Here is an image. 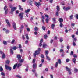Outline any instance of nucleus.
<instances>
[{"label":"nucleus","instance_id":"nucleus-2","mask_svg":"<svg viewBox=\"0 0 78 78\" xmlns=\"http://www.w3.org/2000/svg\"><path fill=\"white\" fill-rule=\"evenodd\" d=\"M23 14H24V13H20L19 14V17H20V19L21 20L23 19Z\"/></svg>","mask_w":78,"mask_h":78},{"label":"nucleus","instance_id":"nucleus-46","mask_svg":"<svg viewBox=\"0 0 78 78\" xmlns=\"http://www.w3.org/2000/svg\"><path fill=\"white\" fill-rule=\"evenodd\" d=\"M12 49H13V50H16V49H17V48H16V47H13L12 48Z\"/></svg>","mask_w":78,"mask_h":78},{"label":"nucleus","instance_id":"nucleus-59","mask_svg":"<svg viewBox=\"0 0 78 78\" xmlns=\"http://www.w3.org/2000/svg\"><path fill=\"white\" fill-rule=\"evenodd\" d=\"M8 13V10H6L5 12V14H7Z\"/></svg>","mask_w":78,"mask_h":78},{"label":"nucleus","instance_id":"nucleus-28","mask_svg":"<svg viewBox=\"0 0 78 78\" xmlns=\"http://www.w3.org/2000/svg\"><path fill=\"white\" fill-rule=\"evenodd\" d=\"M24 28V26L23 25H22L21 27H20V30H22Z\"/></svg>","mask_w":78,"mask_h":78},{"label":"nucleus","instance_id":"nucleus-56","mask_svg":"<svg viewBox=\"0 0 78 78\" xmlns=\"http://www.w3.org/2000/svg\"><path fill=\"white\" fill-rule=\"evenodd\" d=\"M73 57H74V58H77V55H76L75 54H74L73 55Z\"/></svg>","mask_w":78,"mask_h":78},{"label":"nucleus","instance_id":"nucleus-5","mask_svg":"<svg viewBox=\"0 0 78 78\" xmlns=\"http://www.w3.org/2000/svg\"><path fill=\"white\" fill-rule=\"evenodd\" d=\"M41 19H42V21L43 22V24H44V19H45V18H44V16L42 15H41Z\"/></svg>","mask_w":78,"mask_h":78},{"label":"nucleus","instance_id":"nucleus-41","mask_svg":"<svg viewBox=\"0 0 78 78\" xmlns=\"http://www.w3.org/2000/svg\"><path fill=\"white\" fill-rule=\"evenodd\" d=\"M65 30H65L66 33H68V30H67V27H65Z\"/></svg>","mask_w":78,"mask_h":78},{"label":"nucleus","instance_id":"nucleus-18","mask_svg":"<svg viewBox=\"0 0 78 78\" xmlns=\"http://www.w3.org/2000/svg\"><path fill=\"white\" fill-rule=\"evenodd\" d=\"M52 20L54 22V23H56V18H52Z\"/></svg>","mask_w":78,"mask_h":78},{"label":"nucleus","instance_id":"nucleus-21","mask_svg":"<svg viewBox=\"0 0 78 78\" xmlns=\"http://www.w3.org/2000/svg\"><path fill=\"white\" fill-rule=\"evenodd\" d=\"M3 71V69L2 66H0V72H2Z\"/></svg>","mask_w":78,"mask_h":78},{"label":"nucleus","instance_id":"nucleus-15","mask_svg":"<svg viewBox=\"0 0 78 78\" xmlns=\"http://www.w3.org/2000/svg\"><path fill=\"white\" fill-rule=\"evenodd\" d=\"M59 21L60 22V23H62L63 22V19L62 18H59Z\"/></svg>","mask_w":78,"mask_h":78},{"label":"nucleus","instance_id":"nucleus-29","mask_svg":"<svg viewBox=\"0 0 78 78\" xmlns=\"http://www.w3.org/2000/svg\"><path fill=\"white\" fill-rule=\"evenodd\" d=\"M19 7L20 8V10H21V11H23V8H22V7L20 5L19 6Z\"/></svg>","mask_w":78,"mask_h":78},{"label":"nucleus","instance_id":"nucleus-31","mask_svg":"<svg viewBox=\"0 0 78 78\" xmlns=\"http://www.w3.org/2000/svg\"><path fill=\"white\" fill-rule=\"evenodd\" d=\"M4 10H8V9L7 8V7L5 6L4 7Z\"/></svg>","mask_w":78,"mask_h":78},{"label":"nucleus","instance_id":"nucleus-43","mask_svg":"<svg viewBox=\"0 0 78 78\" xmlns=\"http://www.w3.org/2000/svg\"><path fill=\"white\" fill-rule=\"evenodd\" d=\"M73 45L74 47L75 46H76V43H75V42L73 41Z\"/></svg>","mask_w":78,"mask_h":78},{"label":"nucleus","instance_id":"nucleus-35","mask_svg":"<svg viewBox=\"0 0 78 78\" xmlns=\"http://www.w3.org/2000/svg\"><path fill=\"white\" fill-rule=\"evenodd\" d=\"M63 26V24H62V23H60V26L61 28H62V26Z\"/></svg>","mask_w":78,"mask_h":78},{"label":"nucleus","instance_id":"nucleus-3","mask_svg":"<svg viewBox=\"0 0 78 78\" xmlns=\"http://www.w3.org/2000/svg\"><path fill=\"white\" fill-rule=\"evenodd\" d=\"M63 9L65 11H69L70 9V7H68L65 8V7H63Z\"/></svg>","mask_w":78,"mask_h":78},{"label":"nucleus","instance_id":"nucleus-6","mask_svg":"<svg viewBox=\"0 0 78 78\" xmlns=\"http://www.w3.org/2000/svg\"><path fill=\"white\" fill-rule=\"evenodd\" d=\"M6 22L9 27H11V25H10V23H9V21H8V20H6Z\"/></svg>","mask_w":78,"mask_h":78},{"label":"nucleus","instance_id":"nucleus-61","mask_svg":"<svg viewBox=\"0 0 78 78\" xmlns=\"http://www.w3.org/2000/svg\"><path fill=\"white\" fill-rule=\"evenodd\" d=\"M37 51L40 52V51H41V48H39L38 49V50H37Z\"/></svg>","mask_w":78,"mask_h":78},{"label":"nucleus","instance_id":"nucleus-8","mask_svg":"<svg viewBox=\"0 0 78 78\" xmlns=\"http://www.w3.org/2000/svg\"><path fill=\"white\" fill-rule=\"evenodd\" d=\"M13 27L15 30H16V23L13 22Z\"/></svg>","mask_w":78,"mask_h":78},{"label":"nucleus","instance_id":"nucleus-50","mask_svg":"<svg viewBox=\"0 0 78 78\" xmlns=\"http://www.w3.org/2000/svg\"><path fill=\"white\" fill-rule=\"evenodd\" d=\"M42 28L44 31H45V27L42 26Z\"/></svg>","mask_w":78,"mask_h":78},{"label":"nucleus","instance_id":"nucleus-38","mask_svg":"<svg viewBox=\"0 0 78 78\" xmlns=\"http://www.w3.org/2000/svg\"><path fill=\"white\" fill-rule=\"evenodd\" d=\"M3 43L4 45H7V42L6 41H4L3 42Z\"/></svg>","mask_w":78,"mask_h":78},{"label":"nucleus","instance_id":"nucleus-25","mask_svg":"<svg viewBox=\"0 0 78 78\" xmlns=\"http://www.w3.org/2000/svg\"><path fill=\"white\" fill-rule=\"evenodd\" d=\"M17 66V64H15L13 66V69H16V67Z\"/></svg>","mask_w":78,"mask_h":78},{"label":"nucleus","instance_id":"nucleus-11","mask_svg":"<svg viewBox=\"0 0 78 78\" xmlns=\"http://www.w3.org/2000/svg\"><path fill=\"white\" fill-rule=\"evenodd\" d=\"M1 75L2 76H3V77H2L3 78H5V73L2 72L1 73Z\"/></svg>","mask_w":78,"mask_h":78},{"label":"nucleus","instance_id":"nucleus-4","mask_svg":"<svg viewBox=\"0 0 78 78\" xmlns=\"http://www.w3.org/2000/svg\"><path fill=\"white\" fill-rule=\"evenodd\" d=\"M5 69L7 70H9L10 71L11 70V67L10 66H9L7 65H5Z\"/></svg>","mask_w":78,"mask_h":78},{"label":"nucleus","instance_id":"nucleus-7","mask_svg":"<svg viewBox=\"0 0 78 78\" xmlns=\"http://www.w3.org/2000/svg\"><path fill=\"white\" fill-rule=\"evenodd\" d=\"M65 69L66 70V71H68V72H70V71H71V69L70 68H69L67 67H66Z\"/></svg>","mask_w":78,"mask_h":78},{"label":"nucleus","instance_id":"nucleus-30","mask_svg":"<svg viewBox=\"0 0 78 78\" xmlns=\"http://www.w3.org/2000/svg\"><path fill=\"white\" fill-rule=\"evenodd\" d=\"M5 62L6 64H9V61L7 60V61H6Z\"/></svg>","mask_w":78,"mask_h":78},{"label":"nucleus","instance_id":"nucleus-16","mask_svg":"<svg viewBox=\"0 0 78 78\" xmlns=\"http://www.w3.org/2000/svg\"><path fill=\"white\" fill-rule=\"evenodd\" d=\"M30 10L31 9H29L27 10H25V13H28V12H29L30 11Z\"/></svg>","mask_w":78,"mask_h":78},{"label":"nucleus","instance_id":"nucleus-33","mask_svg":"<svg viewBox=\"0 0 78 78\" xmlns=\"http://www.w3.org/2000/svg\"><path fill=\"white\" fill-rule=\"evenodd\" d=\"M78 70L76 68H74V72H78Z\"/></svg>","mask_w":78,"mask_h":78},{"label":"nucleus","instance_id":"nucleus-49","mask_svg":"<svg viewBox=\"0 0 78 78\" xmlns=\"http://www.w3.org/2000/svg\"><path fill=\"white\" fill-rule=\"evenodd\" d=\"M22 48V46H21V44H19V48L20 49Z\"/></svg>","mask_w":78,"mask_h":78},{"label":"nucleus","instance_id":"nucleus-23","mask_svg":"<svg viewBox=\"0 0 78 78\" xmlns=\"http://www.w3.org/2000/svg\"><path fill=\"white\" fill-rule=\"evenodd\" d=\"M5 54L4 53H3L2 55V58L3 59H4V58H5Z\"/></svg>","mask_w":78,"mask_h":78},{"label":"nucleus","instance_id":"nucleus-48","mask_svg":"<svg viewBox=\"0 0 78 78\" xmlns=\"http://www.w3.org/2000/svg\"><path fill=\"white\" fill-rule=\"evenodd\" d=\"M16 77L18 78H22V76L19 75H16Z\"/></svg>","mask_w":78,"mask_h":78},{"label":"nucleus","instance_id":"nucleus-26","mask_svg":"<svg viewBox=\"0 0 78 78\" xmlns=\"http://www.w3.org/2000/svg\"><path fill=\"white\" fill-rule=\"evenodd\" d=\"M26 39H27L28 40L29 39V37H28V36L27 34H26Z\"/></svg>","mask_w":78,"mask_h":78},{"label":"nucleus","instance_id":"nucleus-19","mask_svg":"<svg viewBox=\"0 0 78 78\" xmlns=\"http://www.w3.org/2000/svg\"><path fill=\"white\" fill-rule=\"evenodd\" d=\"M55 25L54 24H52L51 25V28L52 29H54V28H55Z\"/></svg>","mask_w":78,"mask_h":78},{"label":"nucleus","instance_id":"nucleus-51","mask_svg":"<svg viewBox=\"0 0 78 78\" xmlns=\"http://www.w3.org/2000/svg\"><path fill=\"white\" fill-rule=\"evenodd\" d=\"M57 11H59V7L58 6H57Z\"/></svg>","mask_w":78,"mask_h":78},{"label":"nucleus","instance_id":"nucleus-39","mask_svg":"<svg viewBox=\"0 0 78 78\" xmlns=\"http://www.w3.org/2000/svg\"><path fill=\"white\" fill-rule=\"evenodd\" d=\"M58 66V62H56L55 64V67H57Z\"/></svg>","mask_w":78,"mask_h":78},{"label":"nucleus","instance_id":"nucleus-54","mask_svg":"<svg viewBox=\"0 0 78 78\" xmlns=\"http://www.w3.org/2000/svg\"><path fill=\"white\" fill-rule=\"evenodd\" d=\"M70 19L71 20L72 19V18H73V15H71L70 16Z\"/></svg>","mask_w":78,"mask_h":78},{"label":"nucleus","instance_id":"nucleus-44","mask_svg":"<svg viewBox=\"0 0 78 78\" xmlns=\"http://www.w3.org/2000/svg\"><path fill=\"white\" fill-rule=\"evenodd\" d=\"M48 20H49L48 18L46 19L45 21L47 23H48Z\"/></svg>","mask_w":78,"mask_h":78},{"label":"nucleus","instance_id":"nucleus-52","mask_svg":"<svg viewBox=\"0 0 78 78\" xmlns=\"http://www.w3.org/2000/svg\"><path fill=\"white\" fill-rule=\"evenodd\" d=\"M62 41H63V38H60V42H62Z\"/></svg>","mask_w":78,"mask_h":78},{"label":"nucleus","instance_id":"nucleus-58","mask_svg":"<svg viewBox=\"0 0 78 78\" xmlns=\"http://www.w3.org/2000/svg\"><path fill=\"white\" fill-rule=\"evenodd\" d=\"M26 30L27 31H28L29 32L30 31V29L29 28H26Z\"/></svg>","mask_w":78,"mask_h":78},{"label":"nucleus","instance_id":"nucleus-22","mask_svg":"<svg viewBox=\"0 0 78 78\" xmlns=\"http://www.w3.org/2000/svg\"><path fill=\"white\" fill-rule=\"evenodd\" d=\"M17 58H18V59H21V57L20 55H17Z\"/></svg>","mask_w":78,"mask_h":78},{"label":"nucleus","instance_id":"nucleus-47","mask_svg":"<svg viewBox=\"0 0 78 78\" xmlns=\"http://www.w3.org/2000/svg\"><path fill=\"white\" fill-rule=\"evenodd\" d=\"M5 33L7 34L9 33V31L8 30H6L5 31Z\"/></svg>","mask_w":78,"mask_h":78},{"label":"nucleus","instance_id":"nucleus-63","mask_svg":"<svg viewBox=\"0 0 78 78\" xmlns=\"http://www.w3.org/2000/svg\"><path fill=\"white\" fill-rule=\"evenodd\" d=\"M41 58H44V56L43 55H41Z\"/></svg>","mask_w":78,"mask_h":78},{"label":"nucleus","instance_id":"nucleus-64","mask_svg":"<svg viewBox=\"0 0 78 78\" xmlns=\"http://www.w3.org/2000/svg\"><path fill=\"white\" fill-rule=\"evenodd\" d=\"M42 64H41L39 65V67H42Z\"/></svg>","mask_w":78,"mask_h":78},{"label":"nucleus","instance_id":"nucleus-32","mask_svg":"<svg viewBox=\"0 0 78 78\" xmlns=\"http://www.w3.org/2000/svg\"><path fill=\"white\" fill-rule=\"evenodd\" d=\"M14 42H15V40L14 39H13L11 42V44H13L14 43Z\"/></svg>","mask_w":78,"mask_h":78},{"label":"nucleus","instance_id":"nucleus-57","mask_svg":"<svg viewBox=\"0 0 78 78\" xmlns=\"http://www.w3.org/2000/svg\"><path fill=\"white\" fill-rule=\"evenodd\" d=\"M28 42V40H26L25 41V44H27Z\"/></svg>","mask_w":78,"mask_h":78},{"label":"nucleus","instance_id":"nucleus-60","mask_svg":"<svg viewBox=\"0 0 78 78\" xmlns=\"http://www.w3.org/2000/svg\"><path fill=\"white\" fill-rule=\"evenodd\" d=\"M76 40H77L76 39L74 38V40H73V42H76Z\"/></svg>","mask_w":78,"mask_h":78},{"label":"nucleus","instance_id":"nucleus-10","mask_svg":"<svg viewBox=\"0 0 78 78\" xmlns=\"http://www.w3.org/2000/svg\"><path fill=\"white\" fill-rule=\"evenodd\" d=\"M16 7H14L12 8L11 11L12 12H13L14 11H16Z\"/></svg>","mask_w":78,"mask_h":78},{"label":"nucleus","instance_id":"nucleus-27","mask_svg":"<svg viewBox=\"0 0 78 78\" xmlns=\"http://www.w3.org/2000/svg\"><path fill=\"white\" fill-rule=\"evenodd\" d=\"M73 61L74 64H75V62L76 61V59L75 58H74L73 59Z\"/></svg>","mask_w":78,"mask_h":78},{"label":"nucleus","instance_id":"nucleus-45","mask_svg":"<svg viewBox=\"0 0 78 78\" xmlns=\"http://www.w3.org/2000/svg\"><path fill=\"white\" fill-rule=\"evenodd\" d=\"M10 53H12V54H13V51L12 50V49H10Z\"/></svg>","mask_w":78,"mask_h":78},{"label":"nucleus","instance_id":"nucleus-20","mask_svg":"<svg viewBox=\"0 0 78 78\" xmlns=\"http://www.w3.org/2000/svg\"><path fill=\"white\" fill-rule=\"evenodd\" d=\"M22 66V63H18L17 64V67H20Z\"/></svg>","mask_w":78,"mask_h":78},{"label":"nucleus","instance_id":"nucleus-55","mask_svg":"<svg viewBox=\"0 0 78 78\" xmlns=\"http://www.w3.org/2000/svg\"><path fill=\"white\" fill-rule=\"evenodd\" d=\"M69 61H70V59H69L68 58L66 59V62H69Z\"/></svg>","mask_w":78,"mask_h":78},{"label":"nucleus","instance_id":"nucleus-1","mask_svg":"<svg viewBox=\"0 0 78 78\" xmlns=\"http://www.w3.org/2000/svg\"><path fill=\"white\" fill-rule=\"evenodd\" d=\"M40 54V52L38 51L37 50H36L35 51V53L34 54V58H36V55H39Z\"/></svg>","mask_w":78,"mask_h":78},{"label":"nucleus","instance_id":"nucleus-40","mask_svg":"<svg viewBox=\"0 0 78 78\" xmlns=\"http://www.w3.org/2000/svg\"><path fill=\"white\" fill-rule=\"evenodd\" d=\"M58 62V63L60 64H61V60L59 59L58 60V61L57 62Z\"/></svg>","mask_w":78,"mask_h":78},{"label":"nucleus","instance_id":"nucleus-12","mask_svg":"<svg viewBox=\"0 0 78 78\" xmlns=\"http://www.w3.org/2000/svg\"><path fill=\"white\" fill-rule=\"evenodd\" d=\"M35 5L37 7H39V6H40L41 4V3H40V2H36Z\"/></svg>","mask_w":78,"mask_h":78},{"label":"nucleus","instance_id":"nucleus-42","mask_svg":"<svg viewBox=\"0 0 78 78\" xmlns=\"http://www.w3.org/2000/svg\"><path fill=\"white\" fill-rule=\"evenodd\" d=\"M39 30V28L37 27H35L34 28L35 31H37Z\"/></svg>","mask_w":78,"mask_h":78},{"label":"nucleus","instance_id":"nucleus-34","mask_svg":"<svg viewBox=\"0 0 78 78\" xmlns=\"http://www.w3.org/2000/svg\"><path fill=\"white\" fill-rule=\"evenodd\" d=\"M44 37L45 39H47V37H48V36H47V35H45L44 36Z\"/></svg>","mask_w":78,"mask_h":78},{"label":"nucleus","instance_id":"nucleus-53","mask_svg":"<svg viewBox=\"0 0 78 78\" xmlns=\"http://www.w3.org/2000/svg\"><path fill=\"white\" fill-rule=\"evenodd\" d=\"M73 55V51H71V53H70V55L72 56Z\"/></svg>","mask_w":78,"mask_h":78},{"label":"nucleus","instance_id":"nucleus-36","mask_svg":"<svg viewBox=\"0 0 78 78\" xmlns=\"http://www.w3.org/2000/svg\"><path fill=\"white\" fill-rule=\"evenodd\" d=\"M35 62H36V59H35V58H34L33 59V61H32V62L34 64V63H35Z\"/></svg>","mask_w":78,"mask_h":78},{"label":"nucleus","instance_id":"nucleus-14","mask_svg":"<svg viewBox=\"0 0 78 78\" xmlns=\"http://www.w3.org/2000/svg\"><path fill=\"white\" fill-rule=\"evenodd\" d=\"M47 47V44H44L43 45V47L44 48H46V47Z\"/></svg>","mask_w":78,"mask_h":78},{"label":"nucleus","instance_id":"nucleus-13","mask_svg":"<svg viewBox=\"0 0 78 78\" xmlns=\"http://www.w3.org/2000/svg\"><path fill=\"white\" fill-rule=\"evenodd\" d=\"M33 1H34V0H29V2L31 6H33V5H32V2H33Z\"/></svg>","mask_w":78,"mask_h":78},{"label":"nucleus","instance_id":"nucleus-17","mask_svg":"<svg viewBox=\"0 0 78 78\" xmlns=\"http://www.w3.org/2000/svg\"><path fill=\"white\" fill-rule=\"evenodd\" d=\"M46 59H47V60H48V61H50V57L48 56L47 55H46Z\"/></svg>","mask_w":78,"mask_h":78},{"label":"nucleus","instance_id":"nucleus-37","mask_svg":"<svg viewBox=\"0 0 78 78\" xmlns=\"http://www.w3.org/2000/svg\"><path fill=\"white\" fill-rule=\"evenodd\" d=\"M48 51H45V55L46 56L48 55Z\"/></svg>","mask_w":78,"mask_h":78},{"label":"nucleus","instance_id":"nucleus-62","mask_svg":"<svg viewBox=\"0 0 78 78\" xmlns=\"http://www.w3.org/2000/svg\"><path fill=\"white\" fill-rule=\"evenodd\" d=\"M72 37L73 39H74V38H75V35H72Z\"/></svg>","mask_w":78,"mask_h":78},{"label":"nucleus","instance_id":"nucleus-24","mask_svg":"<svg viewBox=\"0 0 78 78\" xmlns=\"http://www.w3.org/2000/svg\"><path fill=\"white\" fill-rule=\"evenodd\" d=\"M23 61H24V60L23 59H22L20 60V62L21 64H22V63H23Z\"/></svg>","mask_w":78,"mask_h":78},{"label":"nucleus","instance_id":"nucleus-9","mask_svg":"<svg viewBox=\"0 0 78 78\" xmlns=\"http://www.w3.org/2000/svg\"><path fill=\"white\" fill-rule=\"evenodd\" d=\"M36 66H37L36 63H34L33 64V67L34 69H36Z\"/></svg>","mask_w":78,"mask_h":78}]
</instances>
